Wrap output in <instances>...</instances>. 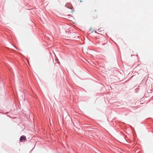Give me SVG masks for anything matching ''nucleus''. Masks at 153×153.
Wrapping results in <instances>:
<instances>
[{
  "instance_id": "7ed1b4c3",
  "label": "nucleus",
  "mask_w": 153,
  "mask_h": 153,
  "mask_svg": "<svg viewBox=\"0 0 153 153\" xmlns=\"http://www.w3.org/2000/svg\"><path fill=\"white\" fill-rule=\"evenodd\" d=\"M80 2H82V1H81V0H80Z\"/></svg>"
},
{
  "instance_id": "f257e3e1",
  "label": "nucleus",
  "mask_w": 153,
  "mask_h": 153,
  "mask_svg": "<svg viewBox=\"0 0 153 153\" xmlns=\"http://www.w3.org/2000/svg\"><path fill=\"white\" fill-rule=\"evenodd\" d=\"M27 140L26 138V137L24 135H22L20 137V142H22V141H26Z\"/></svg>"
},
{
  "instance_id": "f03ea898",
  "label": "nucleus",
  "mask_w": 153,
  "mask_h": 153,
  "mask_svg": "<svg viewBox=\"0 0 153 153\" xmlns=\"http://www.w3.org/2000/svg\"><path fill=\"white\" fill-rule=\"evenodd\" d=\"M100 29H98V30L99 31H100L101 30H100Z\"/></svg>"
}]
</instances>
